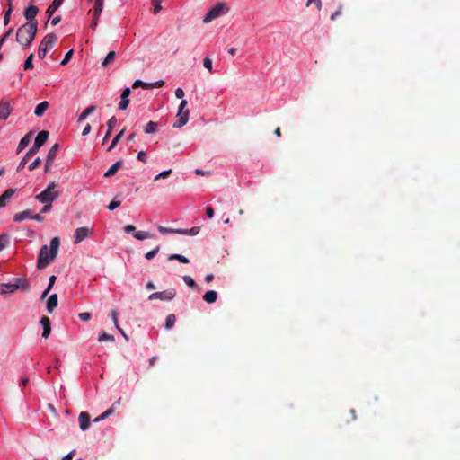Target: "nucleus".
<instances>
[{
  "mask_svg": "<svg viewBox=\"0 0 460 460\" xmlns=\"http://www.w3.org/2000/svg\"><path fill=\"white\" fill-rule=\"evenodd\" d=\"M79 426L82 430H86L90 427L91 418L88 412L82 411L78 416Z\"/></svg>",
  "mask_w": 460,
  "mask_h": 460,
  "instance_id": "nucleus-15",
  "label": "nucleus"
},
{
  "mask_svg": "<svg viewBox=\"0 0 460 460\" xmlns=\"http://www.w3.org/2000/svg\"><path fill=\"white\" fill-rule=\"evenodd\" d=\"M58 41V37L55 33H48L41 40L39 49L38 58L40 59L45 58L48 51L51 49Z\"/></svg>",
  "mask_w": 460,
  "mask_h": 460,
  "instance_id": "nucleus-3",
  "label": "nucleus"
},
{
  "mask_svg": "<svg viewBox=\"0 0 460 460\" xmlns=\"http://www.w3.org/2000/svg\"><path fill=\"white\" fill-rule=\"evenodd\" d=\"M25 219H31V212L29 209L16 213L13 216V221L16 223L22 222Z\"/></svg>",
  "mask_w": 460,
  "mask_h": 460,
  "instance_id": "nucleus-18",
  "label": "nucleus"
},
{
  "mask_svg": "<svg viewBox=\"0 0 460 460\" xmlns=\"http://www.w3.org/2000/svg\"><path fill=\"white\" fill-rule=\"evenodd\" d=\"M101 4H100V6L98 5L99 4V0H94V5H93V20H92V24H91V28L93 30H94L98 24V19L102 13V6H103V2L104 0H100Z\"/></svg>",
  "mask_w": 460,
  "mask_h": 460,
  "instance_id": "nucleus-9",
  "label": "nucleus"
},
{
  "mask_svg": "<svg viewBox=\"0 0 460 460\" xmlns=\"http://www.w3.org/2000/svg\"><path fill=\"white\" fill-rule=\"evenodd\" d=\"M136 230V227L133 225H127L124 226V231L127 234L132 233Z\"/></svg>",
  "mask_w": 460,
  "mask_h": 460,
  "instance_id": "nucleus-59",
  "label": "nucleus"
},
{
  "mask_svg": "<svg viewBox=\"0 0 460 460\" xmlns=\"http://www.w3.org/2000/svg\"><path fill=\"white\" fill-rule=\"evenodd\" d=\"M176 296V291L173 288L167 289L161 292H155L149 296V300H155V299H160L163 301H171Z\"/></svg>",
  "mask_w": 460,
  "mask_h": 460,
  "instance_id": "nucleus-8",
  "label": "nucleus"
},
{
  "mask_svg": "<svg viewBox=\"0 0 460 460\" xmlns=\"http://www.w3.org/2000/svg\"><path fill=\"white\" fill-rule=\"evenodd\" d=\"M164 0H152L153 4V13L156 14L162 10V3Z\"/></svg>",
  "mask_w": 460,
  "mask_h": 460,
  "instance_id": "nucleus-37",
  "label": "nucleus"
},
{
  "mask_svg": "<svg viewBox=\"0 0 460 460\" xmlns=\"http://www.w3.org/2000/svg\"><path fill=\"white\" fill-rule=\"evenodd\" d=\"M59 243V238L54 237L50 241L49 247H48V245H43L40 248L37 261L38 269H45L57 257Z\"/></svg>",
  "mask_w": 460,
  "mask_h": 460,
  "instance_id": "nucleus-1",
  "label": "nucleus"
},
{
  "mask_svg": "<svg viewBox=\"0 0 460 460\" xmlns=\"http://www.w3.org/2000/svg\"><path fill=\"white\" fill-rule=\"evenodd\" d=\"M43 204H44V207L42 208V209H41V211H40V212H41V213H47V212H49V211L50 210V208H51V204H52V203H43Z\"/></svg>",
  "mask_w": 460,
  "mask_h": 460,
  "instance_id": "nucleus-60",
  "label": "nucleus"
},
{
  "mask_svg": "<svg viewBox=\"0 0 460 460\" xmlns=\"http://www.w3.org/2000/svg\"><path fill=\"white\" fill-rule=\"evenodd\" d=\"M33 155H29V150L25 154L24 157L22 159L20 164H18L17 171H21L24 168L25 164H27L28 160L32 157Z\"/></svg>",
  "mask_w": 460,
  "mask_h": 460,
  "instance_id": "nucleus-38",
  "label": "nucleus"
},
{
  "mask_svg": "<svg viewBox=\"0 0 460 460\" xmlns=\"http://www.w3.org/2000/svg\"><path fill=\"white\" fill-rule=\"evenodd\" d=\"M186 106H187V101L181 100V102L179 105V108H178L177 115H176L177 120L174 122L173 128H180L187 124V122L189 120L190 111H189V110L184 111Z\"/></svg>",
  "mask_w": 460,
  "mask_h": 460,
  "instance_id": "nucleus-6",
  "label": "nucleus"
},
{
  "mask_svg": "<svg viewBox=\"0 0 460 460\" xmlns=\"http://www.w3.org/2000/svg\"><path fill=\"white\" fill-rule=\"evenodd\" d=\"M114 412V409L113 407H111L109 408L108 410H106L103 413H102V418H103V420H105L106 418L110 417L111 414H113Z\"/></svg>",
  "mask_w": 460,
  "mask_h": 460,
  "instance_id": "nucleus-53",
  "label": "nucleus"
},
{
  "mask_svg": "<svg viewBox=\"0 0 460 460\" xmlns=\"http://www.w3.org/2000/svg\"><path fill=\"white\" fill-rule=\"evenodd\" d=\"M75 454V450H72L70 453H68L66 456H65L61 460H72Z\"/></svg>",
  "mask_w": 460,
  "mask_h": 460,
  "instance_id": "nucleus-64",
  "label": "nucleus"
},
{
  "mask_svg": "<svg viewBox=\"0 0 460 460\" xmlns=\"http://www.w3.org/2000/svg\"><path fill=\"white\" fill-rule=\"evenodd\" d=\"M56 279H57L56 276H54V275L49 277V285L47 287L49 289L52 288V287L54 286V284L56 282Z\"/></svg>",
  "mask_w": 460,
  "mask_h": 460,
  "instance_id": "nucleus-57",
  "label": "nucleus"
},
{
  "mask_svg": "<svg viewBox=\"0 0 460 460\" xmlns=\"http://www.w3.org/2000/svg\"><path fill=\"white\" fill-rule=\"evenodd\" d=\"M38 31V22H25L16 31V41L23 49L29 48L36 37Z\"/></svg>",
  "mask_w": 460,
  "mask_h": 460,
  "instance_id": "nucleus-2",
  "label": "nucleus"
},
{
  "mask_svg": "<svg viewBox=\"0 0 460 460\" xmlns=\"http://www.w3.org/2000/svg\"><path fill=\"white\" fill-rule=\"evenodd\" d=\"M64 0H54L51 4L47 9V14L49 19L54 14V13L58 9V7L62 4Z\"/></svg>",
  "mask_w": 460,
  "mask_h": 460,
  "instance_id": "nucleus-23",
  "label": "nucleus"
},
{
  "mask_svg": "<svg viewBox=\"0 0 460 460\" xmlns=\"http://www.w3.org/2000/svg\"><path fill=\"white\" fill-rule=\"evenodd\" d=\"M39 12V9L36 5H30L28 6L24 12L23 15L25 19L28 21L27 22H33L35 20V17Z\"/></svg>",
  "mask_w": 460,
  "mask_h": 460,
  "instance_id": "nucleus-13",
  "label": "nucleus"
},
{
  "mask_svg": "<svg viewBox=\"0 0 460 460\" xmlns=\"http://www.w3.org/2000/svg\"><path fill=\"white\" fill-rule=\"evenodd\" d=\"M57 306H58V295L52 294L47 301L48 313L51 314Z\"/></svg>",
  "mask_w": 460,
  "mask_h": 460,
  "instance_id": "nucleus-17",
  "label": "nucleus"
},
{
  "mask_svg": "<svg viewBox=\"0 0 460 460\" xmlns=\"http://www.w3.org/2000/svg\"><path fill=\"white\" fill-rule=\"evenodd\" d=\"M40 323L43 327L42 338L47 339L51 332L50 320L48 316H42L40 319Z\"/></svg>",
  "mask_w": 460,
  "mask_h": 460,
  "instance_id": "nucleus-16",
  "label": "nucleus"
},
{
  "mask_svg": "<svg viewBox=\"0 0 460 460\" xmlns=\"http://www.w3.org/2000/svg\"><path fill=\"white\" fill-rule=\"evenodd\" d=\"M7 243H8V235H6V234L0 235V251L6 247Z\"/></svg>",
  "mask_w": 460,
  "mask_h": 460,
  "instance_id": "nucleus-42",
  "label": "nucleus"
},
{
  "mask_svg": "<svg viewBox=\"0 0 460 460\" xmlns=\"http://www.w3.org/2000/svg\"><path fill=\"white\" fill-rule=\"evenodd\" d=\"M137 159L143 163H146V155L144 151H140L138 154H137Z\"/></svg>",
  "mask_w": 460,
  "mask_h": 460,
  "instance_id": "nucleus-55",
  "label": "nucleus"
},
{
  "mask_svg": "<svg viewBox=\"0 0 460 460\" xmlns=\"http://www.w3.org/2000/svg\"><path fill=\"white\" fill-rule=\"evenodd\" d=\"M168 260L169 261L177 260L181 263H189L190 262L189 259L181 254H171L168 257Z\"/></svg>",
  "mask_w": 460,
  "mask_h": 460,
  "instance_id": "nucleus-35",
  "label": "nucleus"
},
{
  "mask_svg": "<svg viewBox=\"0 0 460 460\" xmlns=\"http://www.w3.org/2000/svg\"><path fill=\"white\" fill-rule=\"evenodd\" d=\"M21 279H16V283L2 284L0 286V295H5L15 292L20 288Z\"/></svg>",
  "mask_w": 460,
  "mask_h": 460,
  "instance_id": "nucleus-12",
  "label": "nucleus"
},
{
  "mask_svg": "<svg viewBox=\"0 0 460 460\" xmlns=\"http://www.w3.org/2000/svg\"><path fill=\"white\" fill-rule=\"evenodd\" d=\"M203 299L208 304L215 303L217 299V293L214 290H209L205 293Z\"/></svg>",
  "mask_w": 460,
  "mask_h": 460,
  "instance_id": "nucleus-25",
  "label": "nucleus"
},
{
  "mask_svg": "<svg viewBox=\"0 0 460 460\" xmlns=\"http://www.w3.org/2000/svg\"><path fill=\"white\" fill-rule=\"evenodd\" d=\"M144 83L143 81L141 80H136L132 85V87L135 89V88H137V87H142L143 88V85H144Z\"/></svg>",
  "mask_w": 460,
  "mask_h": 460,
  "instance_id": "nucleus-63",
  "label": "nucleus"
},
{
  "mask_svg": "<svg viewBox=\"0 0 460 460\" xmlns=\"http://www.w3.org/2000/svg\"><path fill=\"white\" fill-rule=\"evenodd\" d=\"M16 190L15 189H7L1 196H0V208L5 207L10 201L13 196L14 195Z\"/></svg>",
  "mask_w": 460,
  "mask_h": 460,
  "instance_id": "nucleus-14",
  "label": "nucleus"
},
{
  "mask_svg": "<svg viewBox=\"0 0 460 460\" xmlns=\"http://www.w3.org/2000/svg\"><path fill=\"white\" fill-rule=\"evenodd\" d=\"M129 104V99L128 98H125V99H121L119 103V110H126L128 108Z\"/></svg>",
  "mask_w": 460,
  "mask_h": 460,
  "instance_id": "nucleus-45",
  "label": "nucleus"
},
{
  "mask_svg": "<svg viewBox=\"0 0 460 460\" xmlns=\"http://www.w3.org/2000/svg\"><path fill=\"white\" fill-rule=\"evenodd\" d=\"M78 317H79V319H80V320H82V321H88V320H90V318H91V314H90V313H87V312L80 313V314H78Z\"/></svg>",
  "mask_w": 460,
  "mask_h": 460,
  "instance_id": "nucleus-51",
  "label": "nucleus"
},
{
  "mask_svg": "<svg viewBox=\"0 0 460 460\" xmlns=\"http://www.w3.org/2000/svg\"><path fill=\"white\" fill-rule=\"evenodd\" d=\"M203 66L208 70V72H212V60L209 58L207 57L204 58Z\"/></svg>",
  "mask_w": 460,
  "mask_h": 460,
  "instance_id": "nucleus-44",
  "label": "nucleus"
},
{
  "mask_svg": "<svg viewBox=\"0 0 460 460\" xmlns=\"http://www.w3.org/2000/svg\"><path fill=\"white\" fill-rule=\"evenodd\" d=\"M183 281L185 282V284L190 288H198V285L197 283L195 282V280L190 277V276H184L183 277Z\"/></svg>",
  "mask_w": 460,
  "mask_h": 460,
  "instance_id": "nucleus-39",
  "label": "nucleus"
},
{
  "mask_svg": "<svg viewBox=\"0 0 460 460\" xmlns=\"http://www.w3.org/2000/svg\"><path fill=\"white\" fill-rule=\"evenodd\" d=\"M175 96L178 99H182L184 96V91L181 88H177L175 91Z\"/></svg>",
  "mask_w": 460,
  "mask_h": 460,
  "instance_id": "nucleus-58",
  "label": "nucleus"
},
{
  "mask_svg": "<svg viewBox=\"0 0 460 460\" xmlns=\"http://www.w3.org/2000/svg\"><path fill=\"white\" fill-rule=\"evenodd\" d=\"M130 89L128 87L125 88L123 91H122V93H121V96H120V99H125V98H128V96L130 95Z\"/></svg>",
  "mask_w": 460,
  "mask_h": 460,
  "instance_id": "nucleus-56",
  "label": "nucleus"
},
{
  "mask_svg": "<svg viewBox=\"0 0 460 460\" xmlns=\"http://www.w3.org/2000/svg\"><path fill=\"white\" fill-rule=\"evenodd\" d=\"M313 3L316 4L318 9H321V7H322V1L321 0H307L306 6H309Z\"/></svg>",
  "mask_w": 460,
  "mask_h": 460,
  "instance_id": "nucleus-54",
  "label": "nucleus"
},
{
  "mask_svg": "<svg viewBox=\"0 0 460 460\" xmlns=\"http://www.w3.org/2000/svg\"><path fill=\"white\" fill-rule=\"evenodd\" d=\"M73 54H74V50L73 49H70L69 51H67L66 53L64 58L60 62V65L61 66H66L69 62V60L71 59Z\"/></svg>",
  "mask_w": 460,
  "mask_h": 460,
  "instance_id": "nucleus-41",
  "label": "nucleus"
},
{
  "mask_svg": "<svg viewBox=\"0 0 460 460\" xmlns=\"http://www.w3.org/2000/svg\"><path fill=\"white\" fill-rule=\"evenodd\" d=\"M158 124L154 121H149L146 127H145V133L146 134H152L155 133L157 129Z\"/></svg>",
  "mask_w": 460,
  "mask_h": 460,
  "instance_id": "nucleus-32",
  "label": "nucleus"
},
{
  "mask_svg": "<svg viewBox=\"0 0 460 460\" xmlns=\"http://www.w3.org/2000/svg\"><path fill=\"white\" fill-rule=\"evenodd\" d=\"M117 123V119L113 116L107 121V132L102 139V144H105L107 139L110 137L112 128L115 127Z\"/></svg>",
  "mask_w": 460,
  "mask_h": 460,
  "instance_id": "nucleus-21",
  "label": "nucleus"
},
{
  "mask_svg": "<svg viewBox=\"0 0 460 460\" xmlns=\"http://www.w3.org/2000/svg\"><path fill=\"white\" fill-rule=\"evenodd\" d=\"M123 160L117 161L114 164H112L109 170L104 173V177L109 178L113 176L118 170L122 166Z\"/></svg>",
  "mask_w": 460,
  "mask_h": 460,
  "instance_id": "nucleus-19",
  "label": "nucleus"
},
{
  "mask_svg": "<svg viewBox=\"0 0 460 460\" xmlns=\"http://www.w3.org/2000/svg\"><path fill=\"white\" fill-rule=\"evenodd\" d=\"M118 314H118V312H117L116 310H112V311L111 312V320H112V322H113V323H114V326H115L116 328H119Z\"/></svg>",
  "mask_w": 460,
  "mask_h": 460,
  "instance_id": "nucleus-46",
  "label": "nucleus"
},
{
  "mask_svg": "<svg viewBox=\"0 0 460 460\" xmlns=\"http://www.w3.org/2000/svg\"><path fill=\"white\" fill-rule=\"evenodd\" d=\"M175 322H176L175 315L173 314H169L165 320V328L168 330L172 328L175 324Z\"/></svg>",
  "mask_w": 460,
  "mask_h": 460,
  "instance_id": "nucleus-34",
  "label": "nucleus"
},
{
  "mask_svg": "<svg viewBox=\"0 0 460 460\" xmlns=\"http://www.w3.org/2000/svg\"><path fill=\"white\" fill-rule=\"evenodd\" d=\"M58 151L59 145L56 143L54 146H52V147L49 149L48 153L46 160L49 162V164H53L56 156L58 155Z\"/></svg>",
  "mask_w": 460,
  "mask_h": 460,
  "instance_id": "nucleus-20",
  "label": "nucleus"
},
{
  "mask_svg": "<svg viewBox=\"0 0 460 460\" xmlns=\"http://www.w3.org/2000/svg\"><path fill=\"white\" fill-rule=\"evenodd\" d=\"M116 55L117 54L115 51H110L108 53V55L105 57V58L103 59L102 66L103 67H107L108 66L113 64V62L115 61V58H116Z\"/></svg>",
  "mask_w": 460,
  "mask_h": 460,
  "instance_id": "nucleus-26",
  "label": "nucleus"
},
{
  "mask_svg": "<svg viewBox=\"0 0 460 460\" xmlns=\"http://www.w3.org/2000/svg\"><path fill=\"white\" fill-rule=\"evenodd\" d=\"M341 14V7L340 6L331 16V20H335L337 16Z\"/></svg>",
  "mask_w": 460,
  "mask_h": 460,
  "instance_id": "nucleus-62",
  "label": "nucleus"
},
{
  "mask_svg": "<svg viewBox=\"0 0 460 460\" xmlns=\"http://www.w3.org/2000/svg\"><path fill=\"white\" fill-rule=\"evenodd\" d=\"M115 341L114 336L108 334L104 331L101 332L98 336V341L103 342V341H111L113 342Z\"/></svg>",
  "mask_w": 460,
  "mask_h": 460,
  "instance_id": "nucleus-28",
  "label": "nucleus"
},
{
  "mask_svg": "<svg viewBox=\"0 0 460 460\" xmlns=\"http://www.w3.org/2000/svg\"><path fill=\"white\" fill-rule=\"evenodd\" d=\"M160 250V246L157 245L155 249H153L152 251H149L146 253L145 257L146 260H152L156 254L157 252H159Z\"/></svg>",
  "mask_w": 460,
  "mask_h": 460,
  "instance_id": "nucleus-40",
  "label": "nucleus"
},
{
  "mask_svg": "<svg viewBox=\"0 0 460 460\" xmlns=\"http://www.w3.org/2000/svg\"><path fill=\"white\" fill-rule=\"evenodd\" d=\"M91 230L88 227H79L75 231L74 234V243L77 244L87 238L90 234Z\"/></svg>",
  "mask_w": 460,
  "mask_h": 460,
  "instance_id": "nucleus-10",
  "label": "nucleus"
},
{
  "mask_svg": "<svg viewBox=\"0 0 460 460\" xmlns=\"http://www.w3.org/2000/svg\"><path fill=\"white\" fill-rule=\"evenodd\" d=\"M206 215L208 217L212 218L214 217V209L211 207H208L206 209Z\"/></svg>",
  "mask_w": 460,
  "mask_h": 460,
  "instance_id": "nucleus-61",
  "label": "nucleus"
},
{
  "mask_svg": "<svg viewBox=\"0 0 460 460\" xmlns=\"http://www.w3.org/2000/svg\"><path fill=\"white\" fill-rule=\"evenodd\" d=\"M199 230H200V227L193 226V227L188 229L187 234L188 235H197L199 233Z\"/></svg>",
  "mask_w": 460,
  "mask_h": 460,
  "instance_id": "nucleus-49",
  "label": "nucleus"
},
{
  "mask_svg": "<svg viewBox=\"0 0 460 460\" xmlns=\"http://www.w3.org/2000/svg\"><path fill=\"white\" fill-rule=\"evenodd\" d=\"M13 110V104L11 101L2 100L0 102V119L5 120Z\"/></svg>",
  "mask_w": 460,
  "mask_h": 460,
  "instance_id": "nucleus-11",
  "label": "nucleus"
},
{
  "mask_svg": "<svg viewBox=\"0 0 460 460\" xmlns=\"http://www.w3.org/2000/svg\"><path fill=\"white\" fill-rule=\"evenodd\" d=\"M164 84V82L163 80L157 81L155 83H144L143 89H153V88H159L162 87Z\"/></svg>",
  "mask_w": 460,
  "mask_h": 460,
  "instance_id": "nucleus-33",
  "label": "nucleus"
},
{
  "mask_svg": "<svg viewBox=\"0 0 460 460\" xmlns=\"http://www.w3.org/2000/svg\"><path fill=\"white\" fill-rule=\"evenodd\" d=\"M120 206L119 200H111V203L108 206L109 210H114L115 208H119Z\"/></svg>",
  "mask_w": 460,
  "mask_h": 460,
  "instance_id": "nucleus-47",
  "label": "nucleus"
},
{
  "mask_svg": "<svg viewBox=\"0 0 460 460\" xmlns=\"http://www.w3.org/2000/svg\"><path fill=\"white\" fill-rule=\"evenodd\" d=\"M171 172L172 170L164 171L155 176V181H157L160 178H166L171 174Z\"/></svg>",
  "mask_w": 460,
  "mask_h": 460,
  "instance_id": "nucleus-50",
  "label": "nucleus"
},
{
  "mask_svg": "<svg viewBox=\"0 0 460 460\" xmlns=\"http://www.w3.org/2000/svg\"><path fill=\"white\" fill-rule=\"evenodd\" d=\"M125 129H122L116 137L112 139L111 146L108 147L107 151L111 152L119 143V141L124 136Z\"/></svg>",
  "mask_w": 460,
  "mask_h": 460,
  "instance_id": "nucleus-29",
  "label": "nucleus"
},
{
  "mask_svg": "<svg viewBox=\"0 0 460 460\" xmlns=\"http://www.w3.org/2000/svg\"><path fill=\"white\" fill-rule=\"evenodd\" d=\"M13 11V4H8V8L5 11L4 15L3 22H4V25H8L9 24L10 20H11V14H12Z\"/></svg>",
  "mask_w": 460,
  "mask_h": 460,
  "instance_id": "nucleus-31",
  "label": "nucleus"
},
{
  "mask_svg": "<svg viewBox=\"0 0 460 460\" xmlns=\"http://www.w3.org/2000/svg\"><path fill=\"white\" fill-rule=\"evenodd\" d=\"M134 237L137 240L143 241L148 238H152L153 234L146 231H137L134 234Z\"/></svg>",
  "mask_w": 460,
  "mask_h": 460,
  "instance_id": "nucleus-30",
  "label": "nucleus"
},
{
  "mask_svg": "<svg viewBox=\"0 0 460 460\" xmlns=\"http://www.w3.org/2000/svg\"><path fill=\"white\" fill-rule=\"evenodd\" d=\"M57 184L51 182L49 186L36 196V199L40 203H52L58 197V191L56 190Z\"/></svg>",
  "mask_w": 460,
  "mask_h": 460,
  "instance_id": "nucleus-4",
  "label": "nucleus"
},
{
  "mask_svg": "<svg viewBox=\"0 0 460 460\" xmlns=\"http://www.w3.org/2000/svg\"><path fill=\"white\" fill-rule=\"evenodd\" d=\"M228 11L229 7L225 3H218L203 17V22L208 23Z\"/></svg>",
  "mask_w": 460,
  "mask_h": 460,
  "instance_id": "nucleus-5",
  "label": "nucleus"
},
{
  "mask_svg": "<svg viewBox=\"0 0 460 460\" xmlns=\"http://www.w3.org/2000/svg\"><path fill=\"white\" fill-rule=\"evenodd\" d=\"M32 132H29L27 135H25L20 141L18 147H17V153L22 152L23 149H25L30 142H31V136Z\"/></svg>",
  "mask_w": 460,
  "mask_h": 460,
  "instance_id": "nucleus-22",
  "label": "nucleus"
},
{
  "mask_svg": "<svg viewBox=\"0 0 460 460\" xmlns=\"http://www.w3.org/2000/svg\"><path fill=\"white\" fill-rule=\"evenodd\" d=\"M41 164V159L40 157H37L31 164H29V170L33 171L35 170L40 164Z\"/></svg>",
  "mask_w": 460,
  "mask_h": 460,
  "instance_id": "nucleus-43",
  "label": "nucleus"
},
{
  "mask_svg": "<svg viewBox=\"0 0 460 460\" xmlns=\"http://www.w3.org/2000/svg\"><path fill=\"white\" fill-rule=\"evenodd\" d=\"M49 135V133L47 130H42L37 135L33 146L29 149L30 155H34L38 153L39 149L48 140Z\"/></svg>",
  "mask_w": 460,
  "mask_h": 460,
  "instance_id": "nucleus-7",
  "label": "nucleus"
},
{
  "mask_svg": "<svg viewBox=\"0 0 460 460\" xmlns=\"http://www.w3.org/2000/svg\"><path fill=\"white\" fill-rule=\"evenodd\" d=\"M13 33V28H9V30L1 37L0 45H3L6 39Z\"/></svg>",
  "mask_w": 460,
  "mask_h": 460,
  "instance_id": "nucleus-48",
  "label": "nucleus"
},
{
  "mask_svg": "<svg viewBox=\"0 0 460 460\" xmlns=\"http://www.w3.org/2000/svg\"><path fill=\"white\" fill-rule=\"evenodd\" d=\"M96 107L94 105H91L84 109L83 112L79 115L78 122L84 120L87 116L92 114L95 111Z\"/></svg>",
  "mask_w": 460,
  "mask_h": 460,
  "instance_id": "nucleus-27",
  "label": "nucleus"
},
{
  "mask_svg": "<svg viewBox=\"0 0 460 460\" xmlns=\"http://www.w3.org/2000/svg\"><path fill=\"white\" fill-rule=\"evenodd\" d=\"M33 54H30L29 57L25 59L24 63H23V69L24 70H30V69H32L33 68Z\"/></svg>",
  "mask_w": 460,
  "mask_h": 460,
  "instance_id": "nucleus-36",
  "label": "nucleus"
},
{
  "mask_svg": "<svg viewBox=\"0 0 460 460\" xmlns=\"http://www.w3.org/2000/svg\"><path fill=\"white\" fill-rule=\"evenodd\" d=\"M158 231L161 234L174 233V229L173 228H167V227H164V226H158Z\"/></svg>",
  "mask_w": 460,
  "mask_h": 460,
  "instance_id": "nucleus-52",
  "label": "nucleus"
},
{
  "mask_svg": "<svg viewBox=\"0 0 460 460\" xmlns=\"http://www.w3.org/2000/svg\"><path fill=\"white\" fill-rule=\"evenodd\" d=\"M49 106V104L47 101H44V102L39 103L35 108L34 114L37 117H41L44 114V112L47 111Z\"/></svg>",
  "mask_w": 460,
  "mask_h": 460,
  "instance_id": "nucleus-24",
  "label": "nucleus"
}]
</instances>
